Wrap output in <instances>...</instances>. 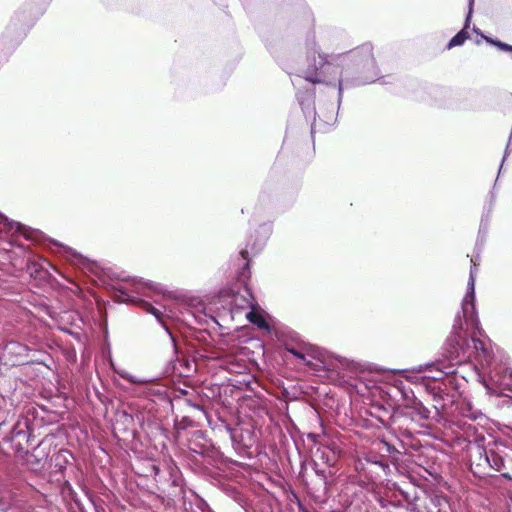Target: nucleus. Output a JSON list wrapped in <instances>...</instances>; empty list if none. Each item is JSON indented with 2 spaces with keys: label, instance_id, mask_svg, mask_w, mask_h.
Wrapping results in <instances>:
<instances>
[{
  "label": "nucleus",
  "instance_id": "nucleus-8",
  "mask_svg": "<svg viewBox=\"0 0 512 512\" xmlns=\"http://www.w3.org/2000/svg\"><path fill=\"white\" fill-rule=\"evenodd\" d=\"M144 286L153 291L156 294L162 295L164 298H172L173 293L168 291L164 286L153 282H144Z\"/></svg>",
  "mask_w": 512,
  "mask_h": 512
},
{
  "label": "nucleus",
  "instance_id": "nucleus-6",
  "mask_svg": "<svg viewBox=\"0 0 512 512\" xmlns=\"http://www.w3.org/2000/svg\"><path fill=\"white\" fill-rule=\"evenodd\" d=\"M477 331L475 330H472V333H473V336L471 338V341H472V345H471V358H483V360H485L486 362H489L490 360V354H489V351L488 349L486 348L485 344L483 341H481L480 339H476L474 337V334L476 333Z\"/></svg>",
  "mask_w": 512,
  "mask_h": 512
},
{
  "label": "nucleus",
  "instance_id": "nucleus-11",
  "mask_svg": "<svg viewBox=\"0 0 512 512\" xmlns=\"http://www.w3.org/2000/svg\"><path fill=\"white\" fill-rule=\"evenodd\" d=\"M115 371L118 373V375L120 377H122L123 379L129 381L130 383H133V384H142V383H145V380H142V379H138L136 378L135 376L129 374L127 371L125 370H117L115 369Z\"/></svg>",
  "mask_w": 512,
  "mask_h": 512
},
{
  "label": "nucleus",
  "instance_id": "nucleus-19",
  "mask_svg": "<svg viewBox=\"0 0 512 512\" xmlns=\"http://www.w3.org/2000/svg\"><path fill=\"white\" fill-rule=\"evenodd\" d=\"M312 100V95H309L308 101Z\"/></svg>",
  "mask_w": 512,
  "mask_h": 512
},
{
  "label": "nucleus",
  "instance_id": "nucleus-15",
  "mask_svg": "<svg viewBox=\"0 0 512 512\" xmlns=\"http://www.w3.org/2000/svg\"><path fill=\"white\" fill-rule=\"evenodd\" d=\"M415 404H416V408L418 409V412H419L420 416L422 418H427L428 417V410L426 408H424L420 402L415 403Z\"/></svg>",
  "mask_w": 512,
  "mask_h": 512
},
{
  "label": "nucleus",
  "instance_id": "nucleus-16",
  "mask_svg": "<svg viewBox=\"0 0 512 512\" xmlns=\"http://www.w3.org/2000/svg\"><path fill=\"white\" fill-rule=\"evenodd\" d=\"M399 389L401 390V392H402V394H403V396H404L405 398H409V393H410L411 391H407V390H405V389H403V390H402L400 387H399Z\"/></svg>",
  "mask_w": 512,
  "mask_h": 512
},
{
  "label": "nucleus",
  "instance_id": "nucleus-4",
  "mask_svg": "<svg viewBox=\"0 0 512 512\" xmlns=\"http://www.w3.org/2000/svg\"><path fill=\"white\" fill-rule=\"evenodd\" d=\"M243 301L246 303L247 307L250 308V311L246 314L247 319L257 327L268 330V323L255 305L249 299L243 298Z\"/></svg>",
  "mask_w": 512,
  "mask_h": 512
},
{
  "label": "nucleus",
  "instance_id": "nucleus-5",
  "mask_svg": "<svg viewBox=\"0 0 512 512\" xmlns=\"http://www.w3.org/2000/svg\"><path fill=\"white\" fill-rule=\"evenodd\" d=\"M474 1L475 0H469V3H468V14H467V17H466L465 27L460 32H458L454 37H452V39L449 41V43L447 45L448 49H451V48H453L455 46L462 45L465 42V40L468 38V32L466 31V28L469 25V21H470L471 15H472Z\"/></svg>",
  "mask_w": 512,
  "mask_h": 512
},
{
  "label": "nucleus",
  "instance_id": "nucleus-14",
  "mask_svg": "<svg viewBox=\"0 0 512 512\" xmlns=\"http://www.w3.org/2000/svg\"><path fill=\"white\" fill-rule=\"evenodd\" d=\"M485 39H486L487 42L494 44L495 46H497L501 50L512 52V46L509 45V44H506V43H503V42H500V41H494V40H492L490 38H485Z\"/></svg>",
  "mask_w": 512,
  "mask_h": 512
},
{
  "label": "nucleus",
  "instance_id": "nucleus-1",
  "mask_svg": "<svg viewBox=\"0 0 512 512\" xmlns=\"http://www.w3.org/2000/svg\"><path fill=\"white\" fill-rule=\"evenodd\" d=\"M479 258L471 259V269L466 293L461 303V311L455 316L452 331L444 345V357L451 364L457 365L471 359V344L466 337V330L478 331L482 335L480 321L475 305V280Z\"/></svg>",
  "mask_w": 512,
  "mask_h": 512
},
{
  "label": "nucleus",
  "instance_id": "nucleus-9",
  "mask_svg": "<svg viewBox=\"0 0 512 512\" xmlns=\"http://www.w3.org/2000/svg\"><path fill=\"white\" fill-rule=\"evenodd\" d=\"M0 225H3V228L6 231L15 230L17 232H22V225L18 222L9 220L3 214L0 213Z\"/></svg>",
  "mask_w": 512,
  "mask_h": 512
},
{
  "label": "nucleus",
  "instance_id": "nucleus-17",
  "mask_svg": "<svg viewBox=\"0 0 512 512\" xmlns=\"http://www.w3.org/2000/svg\"><path fill=\"white\" fill-rule=\"evenodd\" d=\"M298 100H299L300 105L304 106L305 100L303 98H301L300 96H298Z\"/></svg>",
  "mask_w": 512,
  "mask_h": 512
},
{
  "label": "nucleus",
  "instance_id": "nucleus-10",
  "mask_svg": "<svg viewBox=\"0 0 512 512\" xmlns=\"http://www.w3.org/2000/svg\"><path fill=\"white\" fill-rule=\"evenodd\" d=\"M141 305L147 313L152 314L159 322L163 323V312L160 309L145 301H141Z\"/></svg>",
  "mask_w": 512,
  "mask_h": 512
},
{
  "label": "nucleus",
  "instance_id": "nucleus-7",
  "mask_svg": "<svg viewBox=\"0 0 512 512\" xmlns=\"http://www.w3.org/2000/svg\"><path fill=\"white\" fill-rule=\"evenodd\" d=\"M424 372L423 365H419L413 369L401 370L400 373L402 376L411 383H420L426 380V378H422Z\"/></svg>",
  "mask_w": 512,
  "mask_h": 512
},
{
  "label": "nucleus",
  "instance_id": "nucleus-3",
  "mask_svg": "<svg viewBox=\"0 0 512 512\" xmlns=\"http://www.w3.org/2000/svg\"><path fill=\"white\" fill-rule=\"evenodd\" d=\"M424 372L422 378H426V380H441L445 376L454 373V364H445L442 361H437L435 363H428L423 365Z\"/></svg>",
  "mask_w": 512,
  "mask_h": 512
},
{
  "label": "nucleus",
  "instance_id": "nucleus-13",
  "mask_svg": "<svg viewBox=\"0 0 512 512\" xmlns=\"http://www.w3.org/2000/svg\"><path fill=\"white\" fill-rule=\"evenodd\" d=\"M288 352L294 355L296 358L300 359L304 364L312 365L311 361L307 358V356L304 353L299 352L294 348H289Z\"/></svg>",
  "mask_w": 512,
  "mask_h": 512
},
{
  "label": "nucleus",
  "instance_id": "nucleus-18",
  "mask_svg": "<svg viewBox=\"0 0 512 512\" xmlns=\"http://www.w3.org/2000/svg\"><path fill=\"white\" fill-rule=\"evenodd\" d=\"M247 254H248V251H247V250H242V251H241V255L243 256V258H246V257H247Z\"/></svg>",
  "mask_w": 512,
  "mask_h": 512
},
{
  "label": "nucleus",
  "instance_id": "nucleus-2",
  "mask_svg": "<svg viewBox=\"0 0 512 512\" xmlns=\"http://www.w3.org/2000/svg\"><path fill=\"white\" fill-rule=\"evenodd\" d=\"M372 59L370 45H364L360 49L347 53L327 56L321 54L316 44L312 42L307 50V66L301 73L302 77L312 84L323 83L329 85L337 81L339 97H341L344 88L342 75L346 68L352 63L368 62Z\"/></svg>",
  "mask_w": 512,
  "mask_h": 512
},
{
  "label": "nucleus",
  "instance_id": "nucleus-12",
  "mask_svg": "<svg viewBox=\"0 0 512 512\" xmlns=\"http://www.w3.org/2000/svg\"><path fill=\"white\" fill-rule=\"evenodd\" d=\"M26 348L17 343V342H10L6 345L5 347V351L8 352V353H17V354H21L23 351H25Z\"/></svg>",
  "mask_w": 512,
  "mask_h": 512
}]
</instances>
